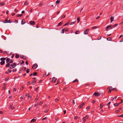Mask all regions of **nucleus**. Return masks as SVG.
I'll list each match as a JSON object with an SVG mask.
<instances>
[{
	"label": "nucleus",
	"mask_w": 123,
	"mask_h": 123,
	"mask_svg": "<svg viewBox=\"0 0 123 123\" xmlns=\"http://www.w3.org/2000/svg\"><path fill=\"white\" fill-rule=\"evenodd\" d=\"M69 22H68L67 23H66L63 26H65L66 25H68V24H69Z\"/></svg>",
	"instance_id": "nucleus-32"
},
{
	"label": "nucleus",
	"mask_w": 123,
	"mask_h": 123,
	"mask_svg": "<svg viewBox=\"0 0 123 123\" xmlns=\"http://www.w3.org/2000/svg\"><path fill=\"white\" fill-rule=\"evenodd\" d=\"M20 57L21 58L24 59L25 60H26L27 59V57L24 55H22V56H20Z\"/></svg>",
	"instance_id": "nucleus-8"
},
{
	"label": "nucleus",
	"mask_w": 123,
	"mask_h": 123,
	"mask_svg": "<svg viewBox=\"0 0 123 123\" xmlns=\"http://www.w3.org/2000/svg\"><path fill=\"white\" fill-rule=\"evenodd\" d=\"M8 71H9V72L10 73H11V70H10L9 69H8Z\"/></svg>",
	"instance_id": "nucleus-61"
},
{
	"label": "nucleus",
	"mask_w": 123,
	"mask_h": 123,
	"mask_svg": "<svg viewBox=\"0 0 123 123\" xmlns=\"http://www.w3.org/2000/svg\"><path fill=\"white\" fill-rule=\"evenodd\" d=\"M101 37L99 36L98 37V38H97V40H100V39H101Z\"/></svg>",
	"instance_id": "nucleus-43"
},
{
	"label": "nucleus",
	"mask_w": 123,
	"mask_h": 123,
	"mask_svg": "<svg viewBox=\"0 0 123 123\" xmlns=\"http://www.w3.org/2000/svg\"><path fill=\"white\" fill-rule=\"evenodd\" d=\"M86 118L85 117H83L82 118V120L84 122H85L86 121Z\"/></svg>",
	"instance_id": "nucleus-27"
},
{
	"label": "nucleus",
	"mask_w": 123,
	"mask_h": 123,
	"mask_svg": "<svg viewBox=\"0 0 123 123\" xmlns=\"http://www.w3.org/2000/svg\"><path fill=\"white\" fill-rule=\"evenodd\" d=\"M118 24H115L114 25H113V26L114 27H115Z\"/></svg>",
	"instance_id": "nucleus-37"
},
{
	"label": "nucleus",
	"mask_w": 123,
	"mask_h": 123,
	"mask_svg": "<svg viewBox=\"0 0 123 123\" xmlns=\"http://www.w3.org/2000/svg\"><path fill=\"white\" fill-rule=\"evenodd\" d=\"M110 28V27H109V26H107V27H106L105 28V29L106 30H108L109 28Z\"/></svg>",
	"instance_id": "nucleus-35"
},
{
	"label": "nucleus",
	"mask_w": 123,
	"mask_h": 123,
	"mask_svg": "<svg viewBox=\"0 0 123 123\" xmlns=\"http://www.w3.org/2000/svg\"><path fill=\"white\" fill-rule=\"evenodd\" d=\"M12 22V20H11L9 19V20H8L7 22H4V23H11V22Z\"/></svg>",
	"instance_id": "nucleus-16"
},
{
	"label": "nucleus",
	"mask_w": 123,
	"mask_h": 123,
	"mask_svg": "<svg viewBox=\"0 0 123 123\" xmlns=\"http://www.w3.org/2000/svg\"><path fill=\"white\" fill-rule=\"evenodd\" d=\"M109 26L110 28L111 29H112V27H113V26H112L111 25H110Z\"/></svg>",
	"instance_id": "nucleus-41"
},
{
	"label": "nucleus",
	"mask_w": 123,
	"mask_h": 123,
	"mask_svg": "<svg viewBox=\"0 0 123 123\" xmlns=\"http://www.w3.org/2000/svg\"><path fill=\"white\" fill-rule=\"evenodd\" d=\"M65 16H66V15H64L62 16V18H65Z\"/></svg>",
	"instance_id": "nucleus-44"
},
{
	"label": "nucleus",
	"mask_w": 123,
	"mask_h": 123,
	"mask_svg": "<svg viewBox=\"0 0 123 123\" xmlns=\"http://www.w3.org/2000/svg\"><path fill=\"white\" fill-rule=\"evenodd\" d=\"M25 20L24 19H22L21 21V24L22 25H23L25 24Z\"/></svg>",
	"instance_id": "nucleus-10"
},
{
	"label": "nucleus",
	"mask_w": 123,
	"mask_h": 123,
	"mask_svg": "<svg viewBox=\"0 0 123 123\" xmlns=\"http://www.w3.org/2000/svg\"><path fill=\"white\" fill-rule=\"evenodd\" d=\"M0 5L1 6H3L4 5V2H3L0 3Z\"/></svg>",
	"instance_id": "nucleus-40"
},
{
	"label": "nucleus",
	"mask_w": 123,
	"mask_h": 123,
	"mask_svg": "<svg viewBox=\"0 0 123 123\" xmlns=\"http://www.w3.org/2000/svg\"><path fill=\"white\" fill-rule=\"evenodd\" d=\"M10 60V58H7L6 60V62L7 64L6 65V68H7L9 67L10 66V63H9V62Z\"/></svg>",
	"instance_id": "nucleus-1"
},
{
	"label": "nucleus",
	"mask_w": 123,
	"mask_h": 123,
	"mask_svg": "<svg viewBox=\"0 0 123 123\" xmlns=\"http://www.w3.org/2000/svg\"><path fill=\"white\" fill-rule=\"evenodd\" d=\"M30 72V69H28L26 71V73H28Z\"/></svg>",
	"instance_id": "nucleus-34"
},
{
	"label": "nucleus",
	"mask_w": 123,
	"mask_h": 123,
	"mask_svg": "<svg viewBox=\"0 0 123 123\" xmlns=\"http://www.w3.org/2000/svg\"><path fill=\"white\" fill-rule=\"evenodd\" d=\"M17 71V69L16 68H14L12 70V71L13 72H15Z\"/></svg>",
	"instance_id": "nucleus-33"
},
{
	"label": "nucleus",
	"mask_w": 123,
	"mask_h": 123,
	"mask_svg": "<svg viewBox=\"0 0 123 123\" xmlns=\"http://www.w3.org/2000/svg\"><path fill=\"white\" fill-rule=\"evenodd\" d=\"M15 57L16 58H18L19 57V56L18 54H15Z\"/></svg>",
	"instance_id": "nucleus-13"
},
{
	"label": "nucleus",
	"mask_w": 123,
	"mask_h": 123,
	"mask_svg": "<svg viewBox=\"0 0 123 123\" xmlns=\"http://www.w3.org/2000/svg\"><path fill=\"white\" fill-rule=\"evenodd\" d=\"M112 90H115L116 91H117V89L116 88H113V89H112Z\"/></svg>",
	"instance_id": "nucleus-52"
},
{
	"label": "nucleus",
	"mask_w": 123,
	"mask_h": 123,
	"mask_svg": "<svg viewBox=\"0 0 123 123\" xmlns=\"http://www.w3.org/2000/svg\"><path fill=\"white\" fill-rule=\"evenodd\" d=\"M6 59V58L5 57H2L0 59V60L1 61H4Z\"/></svg>",
	"instance_id": "nucleus-14"
},
{
	"label": "nucleus",
	"mask_w": 123,
	"mask_h": 123,
	"mask_svg": "<svg viewBox=\"0 0 123 123\" xmlns=\"http://www.w3.org/2000/svg\"><path fill=\"white\" fill-rule=\"evenodd\" d=\"M14 11L16 12H18V10L17 9H15L14 10Z\"/></svg>",
	"instance_id": "nucleus-46"
},
{
	"label": "nucleus",
	"mask_w": 123,
	"mask_h": 123,
	"mask_svg": "<svg viewBox=\"0 0 123 123\" xmlns=\"http://www.w3.org/2000/svg\"><path fill=\"white\" fill-rule=\"evenodd\" d=\"M90 108V107L89 106H88L87 107H86V109L87 110H88Z\"/></svg>",
	"instance_id": "nucleus-49"
},
{
	"label": "nucleus",
	"mask_w": 123,
	"mask_h": 123,
	"mask_svg": "<svg viewBox=\"0 0 123 123\" xmlns=\"http://www.w3.org/2000/svg\"><path fill=\"white\" fill-rule=\"evenodd\" d=\"M47 118H47V117H44V118H43L42 119V120H44L47 119Z\"/></svg>",
	"instance_id": "nucleus-48"
},
{
	"label": "nucleus",
	"mask_w": 123,
	"mask_h": 123,
	"mask_svg": "<svg viewBox=\"0 0 123 123\" xmlns=\"http://www.w3.org/2000/svg\"><path fill=\"white\" fill-rule=\"evenodd\" d=\"M111 90H109V91H108V93H110L111 92Z\"/></svg>",
	"instance_id": "nucleus-58"
},
{
	"label": "nucleus",
	"mask_w": 123,
	"mask_h": 123,
	"mask_svg": "<svg viewBox=\"0 0 123 123\" xmlns=\"http://www.w3.org/2000/svg\"><path fill=\"white\" fill-rule=\"evenodd\" d=\"M37 74V73L36 72H34L33 74V76H36Z\"/></svg>",
	"instance_id": "nucleus-26"
},
{
	"label": "nucleus",
	"mask_w": 123,
	"mask_h": 123,
	"mask_svg": "<svg viewBox=\"0 0 123 123\" xmlns=\"http://www.w3.org/2000/svg\"><path fill=\"white\" fill-rule=\"evenodd\" d=\"M28 2L27 1H26V2H25V3H24V4L25 6H26V5H27L28 4Z\"/></svg>",
	"instance_id": "nucleus-36"
},
{
	"label": "nucleus",
	"mask_w": 123,
	"mask_h": 123,
	"mask_svg": "<svg viewBox=\"0 0 123 123\" xmlns=\"http://www.w3.org/2000/svg\"><path fill=\"white\" fill-rule=\"evenodd\" d=\"M14 108V107H13V106H12L11 108L10 109L12 110H13Z\"/></svg>",
	"instance_id": "nucleus-50"
},
{
	"label": "nucleus",
	"mask_w": 123,
	"mask_h": 123,
	"mask_svg": "<svg viewBox=\"0 0 123 123\" xmlns=\"http://www.w3.org/2000/svg\"><path fill=\"white\" fill-rule=\"evenodd\" d=\"M57 78H56L55 77H53L52 78L51 80L52 82L54 83L55 82Z\"/></svg>",
	"instance_id": "nucleus-5"
},
{
	"label": "nucleus",
	"mask_w": 123,
	"mask_h": 123,
	"mask_svg": "<svg viewBox=\"0 0 123 123\" xmlns=\"http://www.w3.org/2000/svg\"><path fill=\"white\" fill-rule=\"evenodd\" d=\"M39 88V87H36V89H35V91H37V90H38V89Z\"/></svg>",
	"instance_id": "nucleus-45"
},
{
	"label": "nucleus",
	"mask_w": 123,
	"mask_h": 123,
	"mask_svg": "<svg viewBox=\"0 0 123 123\" xmlns=\"http://www.w3.org/2000/svg\"><path fill=\"white\" fill-rule=\"evenodd\" d=\"M37 81L36 80H34V81H33L31 82L32 84L33 85Z\"/></svg>",
	"instance_id": "nucleus-18"
},
{
	"label": "nucleus",
	"mask_w": 123,
	"mask_h": 123,
	"mask_svg": "<svg viewBox=\"0 0 123 123\" xmlns=\"http://www.w3.org/2000/svg\"><path fill=\"white\" fill-rule=\"evenodd\" d=\"M13 62V61L12 60H10V61H9V63H12Z\"/></svg>",
	"instance_id": "nucleus-39"
},
{
	"label": "nucleus",
	"mask_w": 123,
	"mask_h": 123,
	"mask_svg": "<svg viewBox=\"0 0 123 123\" xmlns=\"http://www.w3.org/2000/svg\"><path fill=\"white\" fill-rule=\"evenodd\" d=\"M48 111V109L47 110H46L44 111V112L45 113H47Z\"/></svg>",
	"instance_id": "nucleus-62"
},
{
	"label": "nucleus",
	"mask_w": 123,
	"mask_h": 123,
	"mask_svg": "<svg viewBox=\"0 0 123 123\" xmlns=\"http://www.w3.org/2000/svg\"><path fill=\"white\" fill-rule=\"evenodd\" d=\"M59 99V98H57L55 100V102H58Z\"/></svg>",
	"instance_id": "nucleus-23"
},
{
	"label": "nucleus",
	"mask_w": 123,
	"mask_h": 123,
	"mask_svg": "<svg viewBox=\"0 0 123 123\" xmlns=\"http://www.w3.org/2000/svg\"><path fill=\"white\" fill-rule=\"evenodd\" d=\"M29 23L31 24L32 25H34L35 24V22L33 21H30Z\"/></svg>",
	"instance_id": "nucleus-9"
},
{
	"label": "nucleus",
	"mask_w": 123,
	"mask_h": 123,
	"mask_svg": "<svg viewBox=\"0 0 123 123\" xmlns=\"http://www.w3.org/2000/svg\"><path fill=\"white\" fill-rule=\"evenodd\" d=\"M102 104H101L100 105V108H102L103 107V105Z\"/></svg>",
	"instance_id": "nucleus-38"
},
{
	"label": "nucleus",
	"mask_w": 123,
	"mask_h": 123,
	"mask_svg": "<svg viewBox=\"0 0 123 123\" xmlns=\"http://www.w3.org/2000/svg\"><path fill=\"white\" fill-rule=\"evenodd\" d=\"M77 23H79L80 21V17H77Z\"/></svg>",
	"instance_id": "nucleus-25"
},
{
	"label": "nucleus",
	"mask_w": 123,
	"mask_h": 123,
	"mask_svg": "<svg viewBox=\"0 0 123 123\" xmlns=\"http://www.w3.org/2000/svg\"><path fill=\"white\" fill-rule=\"evenodd\" d=\"M118 116L120 117H123V114L119 116Z\"/></svg>",
	"instance_id": "nucleus-63"
},
{
	"label": "nucleus",
	"mask_w": 123,
	"mask_h": 123,
	"mask_svg": "<svg viewBox=\"0 0 123 123\" xmlns=\"http://www.w3.org/2000/svg\"><path fill=\"white\" fill-rule=\"evenodd\" d=\"M89 31L88 29H87L84 31V34H85L86 35L88 33V31Z\"/></svg>",
	"instance_id": "nucleus-7"
},
{
	"label": "nucleus",
	"mask_w": 123,
	"mask_h": 123,
	"mask_svg": "<svg viewBox=\"0 0 123 123\" xmlns=\"http://www.w3.org/2000/svg\"><path fill=\"white\" fill-rule=\"evenodd\" d=\"M123 41V38L120 41V42H122Z\"/></svg>",
	"instance_id": "nucleus-64"
},
{
	"label": "nucleus",
	"mask_w": 123,
	"mask_h": 123,
	"mask_svg": "<svg viewBox=\"0 0 123 123\" xmlns=\"http://www.w3.org/2000/svg\"><path fill=\"white\" fill-rule=\"evenodd\" d=\"M43 4V3L41 2H40V4H39V6H42V5Z\"/></svg>",
	"instance_id": "nucleus-30"
},
{
	"label": "nucleus",
	"mask_w": 123,
	"mask_h": 123,
	"mask_svg": "<svg viewBox=\"0 0 123 123\" xmlns=\"http://www.w3.org/2000/svg\"><path fill=\"white\" fill-rule=\"evenodd\" d=\"M86 118H88L89 117V116L88 115H86L85 117Z\"/></svg>",
	"instance_id": "nucleus-47"
},
{
	"label": "nucleus",
	"mask_w": 123,
	"mask_h": 123,
	"mask_svg": "<svg viewBox=\"0 0 123 123\" xmlns=\"http://www.w3.org/2000/svg\"><path fill=\"white\" fill-rule=\"evenodd\" d=\"M111 102H109V103H108L106 105H110V104H111Z\"/></svg>",
	"instance_id": "nucleus-51"
},
{
	"label": "nucleus",
	"mask_w": 123,
	"mask_h": 123,
	"mask_svg": "<svg viewBox=\"0 0 123 123\" xmlns=\"http://www.w3.org/2000/svg\"><path fill=\"white\" fill-rule=\"evenodd\" d=\"M5 63V62L4 61H2L0 62V64L1 65H3Z\"/></svg>",
	"instance_id": "nucleus-15"
},
{
	"label": "nucleus",
	"mask_w": 123,
	"mask_h": 123,
	"mask_svg": "<svg viewBox=\"0 0 123 123\" xmlns=\"http://www.w3.org/2000/svg\"><path fill=\"white\" fill-rule=\"evenodd\" d=\"M65 30V28L63 29L61 32V33H64V31Z\"/></svg>",
	"instance_id": "nucleus-24"
},
{
	"label": "nucleus",
	"mask_w": 123,
	"mask_h": 123,
	"mask_svg": "<svg viewBox=\"0 0 123 123\" xmlns=\"http://www.w3.org/2000/svg\"><path fill=\"white\" fill-rule=\"evenodd\" d=\"M107 40L108 41H111V37H109L107 38Z\"/></svg>",
	"instance_id": "nucleus-21"
},
{
	"label": "nucleus",
	"mask_w": 123,
	"mask_h": 123,
	"mask_svg": "<svg viewBox=\"0 0 123 123\" xmlns=\"http://www.w3.org/2000/svg\"><path fill=\"white\" fill-rule=\"evenodd\" d=\"M100 94V93H99L98 92H96L94 93L93 94V95H94L95 96L97 97H98L99 96Z\"/></svg>",
	"instance_id": "nucleus-3"
},
{
	"label": "nucleus",
	"mask_w": 123,
	"mask_h": 123,
	"mask_svg": "<svg viewBox=\"0 0 123 123\" xmlns=\"http://www.w3.org/2000/svg\"><path fill=\"white\" fill-rule=\"evenodd\" d=\"M16 89L15 88H14L13 89V91H16Z\"/></svg>",
	"instance_id": "nucleus-60"
},
{
	"label": "nucleus",
	"mask_w": 123,
	"mask_h": 123,
	"mask_svg": "<svg viewBox=\"0 0 123 123\" xmlns=\"http://www.w3.org/2000/svg\"><path fill=\"white\" fill-rule=\"evenodd\" d=\"M114 18L113 16H111V17L110 19L111 22H112L114 20Z\"/></svg>",
	"instance_id": "nucleus-12"
},
{
	"label": "nucleus",
	"mask_w": 123,
	"mask_h": 123,
	"mask_svg": "<svg viewBox=\"0 0 123 123\" xmlns=\"http://www.w3.org/2000/svg\"><path fill=\"white\" fill-rule=\"evenodd\" d=\"M75 23V22H72L70 23V25H72L73 24H74Z\"/></svg>",
	"instance_id": "nucleus-42"
},
{
	"label": "nucleus",
	"mask_w": 123,
	"mask_h": 123,
	"mask_svg": "<svg viewBox=\"0 0 123 123\" xmlns=\"http://www.w3.org/2000/svg\"><path fill=\"white\" fill-rule=\"evenodd\" d=\"M62 23H63L62 21V22H60V23H59L57 25V26H60L62 24Z\"/></svg>",
	"instance_id": "nucleus-11"
},
{
	"label": "nucleus",
	"mask_w": 123,
	"mask_h": 123,
	"mask_svg": "<svg viewBox=\"0 0 123 123\" xmlns=\"http://www.w3.org/2000/svg\"><path fill=\"white\" fill-rule=\"evenodd\" d=\"M85 104V103H83L78 106V107L80 108H81L83 107V105Z\"/></svg>",
	"instance_id": "nucleus-6"
},
{
	"label": "nucleus",
	"mask_w": 123,
	"mask_h": 123,
	"mask_svg": "<svg viewBox=\"0 0 123 123\" xmlns=\"http://www.w3.org/2000/svg\"><path fill=\"white\" fill-rule=\"evenodd\" d=\"M60 2V0H57L56 2V4L57 5L59 4V3Z\"/></svg>",
	"instance_id": "nucleus-19"
},
{
	"label": "nucleus",
	"mask_w": 123,
	"mask_h": 123,
	"mask_svg": "<svg viewBox=\"0 0 123 123\" xmlns=\"http://www.w3.org/2000/svg\"><path fill=\"white\" fill-rule=\"evenodd\" d=\"M25 63L27 65H28V62L27 61H26L25 62Z\"/></svg>",
	"instance_id": "nucleus-56"
},
{
	"label": "nucleus",
	"mask_w": 123,
	"mask_h": 123,
	"mask_svg": "<svg viewBox=\"0 0 123 123\" xmlns=\"http://www.w3.org/2000/svg\"><path fill=\"white\" fill-rule=\"evenodd\" d=\"M108 88L109 89V90H112V87L111 86H109L108 87Z\"/></svg>",
	"instance_id": "nucleus-22"
},
{
	"label": "nucleus",
	"mask_w": 123,
	"mask_h": 123,
	"mask_svg": "<svg viewBox=\"0 0 123 123\" xmlns=\"http://www.w3.org/2000/svg\"><path fill=\"white\" fill-rule=\"evenodd\" d=\"M120 103H115L114 104V106H118Z\"/></svg>",
	"instance_id": "nucleus-28"
},
{
	"label": "nucleus",
	"mask_w": 123,
	"mask_h": 123,
	"mask_svg": "<svg viewBox=\"0 0 123 123\" xmlns=\"http://www.w3.org/2000/svg\"><path fill=\"white\" fill-rule=\"evenodd\" d=\"M16 66V64L15 63H13L11 65L10 64V66L9 67L10 69H11L14 68Z\"/></svg>",
	"instance_id": "nucleus-2"
},
{
	"label": "nucleus",
	"mask_w": 123,
	"mask_h": 123,
	"mask_svg": "<svg viewBox=\"0 0 123 123\" xmlns=\"http://www.w3.org/2000/svg\"><path fill=\"white\" fill-rule=\"evenodd\" d=\"M79 33V31H78L77 30L76 31V32L75 33V34H77Z\"/></svg>",
	"instance_id": "nucleus-31"
},
{
	"label": "nucleus",
	"mask_w": 123,
	"mask_h": 123,
	"mask_svg": "<svg viewBox=\"0 0 123 123\" xmlns=\"http://www.w3.org/2000/svg\"><path fill=\"white\" fill-rule=\"evenodd\" d=\"M34 118L33 119H32L31 120V122H35L36 121V119H34Z\"/></svg>",
	"instance_id": "nucleus-17"
},
{
	"label": "nucleus",
	"mask_w": 123,
	"mask_h": 123,
	"mask_svg": "<svg viewBox=\"0 0 123 123\" xmlns=\"http://www.w3.org/2000/svg\"><path fill=\"white\" fill-rule=\"evenodd\" d=\"M96 102V100H94L92 101V103H94Z\"/></svg>",
	"instance_id": "nucleus-54"
},
{
	"label": "nucleus",
	"mask_w": 123,
	"mask_h": 123,
	"mask_svg": "<svg viewBox=\"0 0 123 123\" xmlns=\"http://www.w3.org/2000/svg\"><path fill=\"white\" fill-rule=\"evenodd\" d=\"M78 82V80H77V79H76L75 80H73V83H74L75 82Z\"/></svg>",
	"instance_id": "nucleus-20"
},
{
	"label": "nucleus",
	"mask_w": 123,
	"mask_h": 123,
	"mask_svg": "<svg viewBox=\"0 0 123 123\" xmlns=\"http://www.w3.org/2000/svg\"><path fill=\"white\" fill-rule=\"evenodd\" d=\"M14 54H13L11 56V57L12 58H13L14 57Z\"/></svg>",
	"instance_id": "nucleus-53"
},
{
	"label": "nucleus",
	"mask_w": 123,
	"mask_h": 123,
	"mask_svg": "<svg viewBox=\"0 0 123 123\" xmlns=\"http://www.w3.org/2000/svg\"><path fill=\"white\" fill-rule=\"evenodd\" d=\"M37 64L35 63L33 65V66L32 67V68L35 69L37 68Z\"/></svg>",
	"instance_id": "nucleus-4"
},
{
	"label": "nucleus",
	"mask_w": 123,
	"mask_h": 123,
	"mask_svg": "<svg viewBox=\"0 0 123 123\" xmlns=\"http://www.w3.org/2000/svg\"><path fill=\"white\" fill-rule=\"evenodd\" d=\"M7 20H8V18H6V19L5 20L4 22H7V21H8Z\"/></svg>",
	"instance_id": "nucleus-55"
},
{
	"label": "nucleus",
	"mask_w": 123,
	"mask_h": 123,
	"mask_svg": "<svg viewBox=\"0 0 123 123\" xmlns=\"http://www.w3.org/2000/svg\"><path fill=\"white\" fill-rule=\"evenodd\" d=\"M24 87L23 86H22L21 88V90H23V88H24Z\"/></svg>",
	"instance_id": "nucleus-59"
},
{
	"label": "nucleus",
	"mask_w": 123,
	"mask_h": 123,
	"mask_svg": "<svg viewBox=\"0 0 123 123\" xmlns=\"http://www.w3.org/2000/svg\"><path fill=\"white\" fill-rule=\"evenodd\" d=\"M24 62L22 61V62L20 63L21 64H24Z\"/></svg>",
	"instance_id": "nucleus-57"
},
{
	"label": "nucleus",
	"mask_w": 123,
	"mask_h": 123,
	"mask_svg": "<svg viewBox=\"0 0 123 123\" xmlns=\"http://www.w3.org/2000/svg\"><path fill=\"white\" fill-rule=\"evenodd\" d=\"M22 15V14H18L17 15V17H21Z\"/></svg>",
	"instance_id": "nucleus-29"
}]
</instances>
